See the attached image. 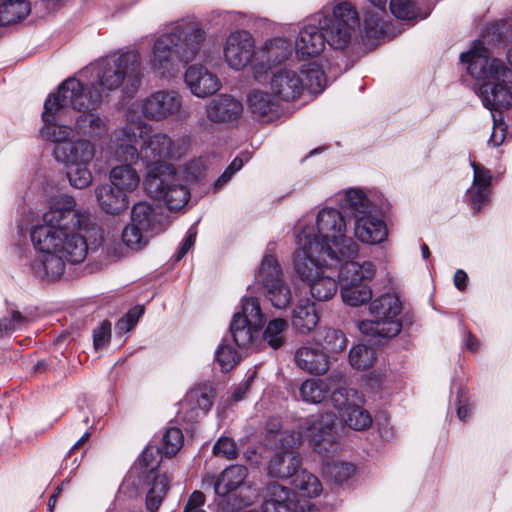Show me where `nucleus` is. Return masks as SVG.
I'll list each match as a JSON object with an SVG mask.
<instances>
[{
  "mask_svg": "<svg viewBox=\"0 0 512 512\" xmlns=\"http://www.w3.org/2000/svg\"><path fill=\"white\" fill-rule=\"evenodd\" d=\"M93 226L91 213L79 208L74 197L62 194L52 199L42 223L30 233L38 253L31 265L35 276L57 280L68 264L83 262L88 254L86 234Z\"/></svg>",
  "mask_w": 512,
  "mask_h": 512,
  "instance_id": "obj_1",
  "label": "nucleus"
},
{
  "mask_svg": "<svg viewBox=\"0 0 512 512\" xmlns=\"http://www.w3.org/2000/svg\"><path fill=\"white\" fill-rule=\"evenodd\" d=\"M359 26V15L350 2H340L332 8L308 18L295 39V53L301 59L319 56L326 43L335 49L345 48L352 32Z\"/></svg>",
  "mask_w": 512,
  "mask_h": 512,
  "instance_id": "obj_2",
  "label": "nucleus"
},
{
  "mask_svg": "<svg viewBox=\"0 0 512 512\" xmlns=\"http://www.w3.org/2000/svg\"><path fill=\"white\" fill-rule=\"evenodd\" d=\"M460 58L475 80V92L487 109L512 106V71L500 59L492 57L482 42H475Z\"/></svg>",
  "mask_w": 512,
  "mask_h": 512,
  "instance_id": "obj_3",
  "label": "nucleus"
},
{
  "mask_svg": "<svg viewBox=\"0 0 512 512\" xmlns=\"http://www.w3.org/2000/svg\"><path fill=\"white\" fill-rule=\"evenodd\" d=\"M334 427V415L325 413L312 415L304 419L297 432H284L277 436L278 448L268 463V474L271 477L287 479L294 477L301 464L296 448L307 439L311 446L322 453V445L331 443Z\"/></svg>",
  "mask_w": 512,
  "mask_h": 512,
  "instance_id": "obj_4",
  "label": "nucleus"
},
{
  "mask_svg": "<svg viewBox=\"0 0 512 512\" xmlns=\"http://www.w3.org/2000/svg\"><path fill=\"white\" fill-rule=\"evenodd\" d=\"M297 250H303L301 238L309 240L311 253L326 256L332 261L336 258L352 259L358 255L359 245L347 235V224L341 211L325 207L315 218L314 225L299 223Z\"/></svg>",
  "mask_w": 512,
  "mask_h": 512,
  "instance_id": "obj_5",
  "label": "nucleus"
},
{
  "mask_svg": "<svg viewBox=\"0 0 512 512\" xmlns=\"http://www.w3.org/2000/svg\"><path fill=\"white\" fill-rule=\"evenodd\" d=\"M204 31L195 23L178 24L154 43L151 68L162 77L172 75L177 62L188 63L199 54Z\"/></svg>",
  "mask_w": 512,
  "mask_h": 512,
  "instance_id": "obj_6",
  "label": "nucleus"
},
{
  "mask_svg": "<svg viewBox=\"0 0 512 512\" xmlns=\"http://www.w3.org/2000/svg\"><path fill=\"white\" fill-rule=\"evenodd\" d=\"M301 241L303 250H296L294 253V270L308 285L312 298L327 301L338 290L335 277L345 259L336 258L332 261L326 256L315 255L311 253L309 240L301 238Z\"/></svg>",
  "mask_w": 512,
  "mask_h": 512,
  "instance_id": "obj_7",
  "label": "nucleus"
},
{
  "mask_svg": "<svg viewBox=\"0 0 512 512\" xmlns=\"http://www.w3.org/2000/svg\"><path fill=\"white\" fill-rule=\"evenodd\" d=\"M86 98L83 84L79 80L76 78L65 80L59 86L57 94L49 95L44 103L42 137L59 143L58 145H62V142L68 140L72 135V128L66 125H57L54 121L57 117H61L68 107H72L74 110L91 107V104L85 105L84 99Z\"/></svg>",
  "mask_w": 512,
  "mask_h": 512,
  "instance_id": "obj_8",
  "label": "nucleus"
},
{
  "mask_svg": "<svg viewBox=\"0 0 512 512\" xmlns=\"http://www.w3.org/2000/svg\"><path fill=\"white\" fill-rule=\"evenodd\" d=\"M248 470L243 465H231L213 481L219 512H239L257 498V489L246 481Z\"/></svg>",
  "mask_w": 512,
  "mask_h": 512,
  "instance_id": "obj_9",
  "label": "nucleus"
},
{
  "mask_svg": "<svg viewBox=\"0 0 512 512\" xmlns=\"http://www.w3.org/2000/svg\"><path fill=\"white\" fill-rule=\"evenodd\" d=\"M141 140V161L146 168L145 178L175 169L168 161L181 159L189 149L187 137L172 139L164 132L152 134L151 131Z\"/></svg>",
  "mask_w": 512,
  "mask_h": 512,
  "instance_id": "obj_10",
  "label": "nucleus"
},
{
  "mask_svg": "<svg viewBox=\"0 0 512 512\" xmlns=\"http://www.w3.org/2000/svg\"><path fill=\"white\" fill-rule=\"evenodd\" d=\"M370 319L356 322L359 332L371 338H392L402 330V303L395 293H384L368 305Z\"/></svg>",
  "mask_w": 512,
  "mask_h": 512,
  "instance_id": "obj_11",
  "label": "nucleus"
},
{
  "mask_svg": "<svg viewBox=\"0 0 512 512\" xmlns=\"http://www.w3.org/2000/svg\"><path fill=\"white\" fill-rule=\"evenodd\" d=\"M97 83L89 92H99L103 97L106 91L122 86L134 87L140 80V55L129 51L118 56L106 57L97 64Z\"/></svg>",
  "mask_w": 512,
  "mask_h": 512,
  "instance_id": "obj_12",
  "label": "nucleus"
},
{
  "mask_svg": "<svg viewBox=\"0 0 512 512\" xmlns=\"http://www.w3.org/2000/svg\"><path fill=\"white\" fill-rule=\"evenodd\" d=\"M375 274L376 266L371 261L344 260L338 273L343 302L352 307L370 303L373 292L369 281Z\"/></svg>",
  "mask_w": 512,
  "mask_h": 512,
  "instance_id": "obj_13",
  "label": "nucleus"
},
{
  "mask_svg": "<svg viewBox=\"0 0 512 512\" xmlns=\"http://www.w3.org/2000/svg\"><path fill=\"white\" fill-rule=\"evenodd\" d=\"M256 282L262 287L266 298L277 309L287 308L292 301V292L284 278L278 260L268 251L263 256L255 274Z\"/></svg>",
  "mask_w": 512,
  "mask_h": 512,
  "instance_id": "obj_14",
  "label": "nucleus"
},
{
  "mask_svg": "<svg viewBox=\"0 0 512 512\" xmlns=\"http://www.w3.org/2000/svg\"><path fill=\"white\" fill-rule=\"evenodd\" d=\"M144 186L153 198L162 201L171 211L184 207L190 198L176 168L144 178Z\"/></svg>",
  "mask_w": 512,
  "mask_h": 512,
  "instance_id": "obj_15",
  "label": "nucleus"
},
{
  "mask_svg": "<svg viewBox=\"0 0 512 512\" xmlns=\"http://www.w3.org/2000/svg\"><path fill=\"white\" fill-rule=\"evenodd\" d=\"M152 126L135 115L128 114L126 123L116 131V144L113 148L114 159L120 164H133L141 160V148L136 144L148 136Z\"/></svg>",
  "mask_w": 512,
  "mask_h": 512,
  "instance_id": "obj_16",
  "label": "nucleus"
},
{
  "mask_svg": "<svg viewBox=\"0 0 512 512\" xmlns=\"http://www.w3.org/2000/svg\"><path fill=\"white\" fill-rule=\"evenodd\" d=\"M139 108L142 116L152 122H163L168 119H185L183 99L175 90H158L140 100Z\"/></svg>",
  "mask_w": 512,
  "mask_h": 512,
  "instance_id": "obj_17",
  "label": "nucleus"
},
{
  "mask_svg": "<svg viewBox=\"0 0 512 512\" xmlns=\"http://www.w3.org/2000/svg\"><path fill=\"white\" fill-rule=\"evenodd\" d=\"M263 498V512H319L312 503L300 504L295 501L293 492L277 482L266 485Z\"/></svg>",
  "mask_w": 512,
  "mask_h": 512,
  "instance_id": "obj_18",
  "label": "nucleus"
},
{
  "mask_svg": "<svg viewBox=\"0 0 512 512\" xmlns=\"http://www.w3.org/2000/svg\"><path fill=\"white\" fill-rule=\"evenodd\" d=\"M260 62L253 66V76L259 83H265L268 79V72L273 70L267 68L266 64L278 65L292 55L291 43L284 38L267 40L259 52Z\"/></svg>",
  "mask_w": 512,
  "mask_h": 512,
  "instance_id": "obj_19",
  "label": "nucleus"
},
{
  "mask_svg": "<svg viewBox=\"0 0 512 512\" xmlns=\"http://www.w3.org/2000/svg\"><path fill=\"white\" fill-rule=\"evenodd\" d=\"M269 87L280 101H291L304 91V78L298 71L284 67L268 72Z\"/></svg>",
  "mask_w": 512,
  "mask_h": 512,
  "instance_id": "obj_20",
  "label": "nucleus"
},
{
  "mask_svg": "<svg viewBox=\"0 0 512 512\" xmlns=\"http://www.w3.org/2000/svg\"><path fill=\"white\" fill-rule=\"evenodd\" d=\"M255 55L252 35L247 31L231 33L224 47V56L228 65L236 70L247 66Z\"/></svg>",
  "mask_w": 512,
  "mask_h": 512,
  "instance_id": "obj_21",
  "label": "nucleus"
},
{
  "mask_svg": "<svg viewBox=\"0 0 512 512\" xmlns=\"http://www.w3.org/2000/svg\"><path fill=\"white\" fill-rule=\"evenodd\" d=\"M352 222L354 237L363 244L378 245L388 238L387 225L377 211Z\"/></svg>",
  "mask_w": 512,
  "mask_h": 512,
  "instance_id": "obj_22",
  "label": "nucleus"
},
{
  "mask_svg": "<svg viewBox=\"0 0 512 512\" xmlns=\"http://www.w3.org/2000/svg\"><path fill=\"white\" fill-rule=\"evenodd\" d=\"M213 404V390L208 384H202L191 388L180 404L181 412L188 422L205 415Z\"/></svg>",
  "mask_w": 512,
  "mask_h": 512,
  "instance_id": "obj_23",
  "label": "nucleus"
},
{
  "mask_svg": "<svg viewBox=\"0 0 512 512\" xmlns=\"http://www.w3.org/2000/svg\"><path fill=\"white\" fill-rule=\"evenodd\" d=\"M57 160L65 164L89 165L95 157L96 146L87 139L57 145L53 151Z\"/></svg>",
  "mask_w": 512,
  "mask_h": 512,
  "instance_id": "obj_24",
  "label": "nucleus"
},
{
  "mask_svg": "<svg viewBox=\"0 0 512 512\" xmlns=\"http://www.w3.org/2000/svg\"><path fill=\"white\" fill-rule=\"evenodd\" d=\"M84 94L87 96V98L84 99L85 105L88 106L91 104V107H84L80 110L82 114L76 121V129L92 137H101L106 131V123L104 119L92 112V110L96 109L102 102L103 96L99 92H96L95 95L92 92H84Z\"/></svg>",
  "mask_w": 512,
  "mask_h": 512,
  "instance_id": "obj_25",
  "label": "nucleus"
},
{
  "mask_svg": "<svg viewBox=\"0 0 512 512\" xmlns=\"http://www.w3.org/2000/svg\"><path fill=\"white\" fill-rule=\"evenodd\" d=\"M185 83L193 95L201 98L215 94L221 87L217 75L201 65H192L186 70Z\"/></svg>",
  "mask_w": 512,
  "mask_h": 512,
  "instance_id": "obj_26",
  "label": "nucleus"
},
{
  "mask_svg": "<svg viewBox=\"0 0 512 512\" xmlns=\"http://www.w3.org/2000/svg\"><path fill=\"white\" fill-rule=\"evenodd\" d=\"M243 112V104L235 97L221 94L211 99L205 106L207 119L214 123L231 122Z\"/></svg>",
  "mask_w": 512,
  "mask_h": 512,
  "instance_id": "obj_27",
  "label": "nucleus"
},
{
  "mask_svg": "<svg viewBox=\"0 0 512 512\" xmlns=\"http://www.w3.org/2000/svg\"><path fill=\"white\" fill-rule=\"evenodd\" d=\"M296 366L312 375H323L329 370V355L319 347L304 345L295 351Z\"/></svg>",
  "mask_w": 512,
  "mask_h": 512,
  "instance_id": "obj_28",
  "label": "nucleus"
},
{
  "mask_svg": "<svg viewBox=\"0 0 512 512\" xmlns=\"http://www.w3.org/2000/svg\"><path fill=\"white\" fill-rule=\"evenodd\" d=\"M95 197L100 209L111 215L122 213L130 204L129 196L110 182L98 185L95 188Z\"/></svg>",
  "mask_w": 512,
  "mask_h": 512,
  "instance_id": "obj_29",
  "label": "nucleus"
},
{
  "mask_svg": "<svg viewBox=\"0 0 512 512\" xmlns=\"http://www.w3.org/2000/svg\"><path fill=\"white\" fill-rule=\"evenodd\" d=\"M280 99L274 92L262 88L251 89L247 95L248 109L255 118H271L278 110Z\"/></svg>",
  "mask_w": 512,
  "mask_h": 512,
  "instance_id": "obj_30",
  "label": "nucleus"
},
{
  "mask_svg": "<svg viewBox=\"0 0 512 512\" xmlns=\"http://www.w3.org/2000/svg\"><path fill=\"white\" fill-rule=\"evenodd\" d=\"M340 208L346 212L352 221L361 216L376 212V207L367 195L360 189L346 190L339 198Z\"/></svg>",
  "mask_w": 512,
  "mask_h": 512,
  "instance_id": "obj_31",
  "label": "nucleus"
},
{
  "mask_svg": "<svg viewBox=\"0 0 512 512\" xmlns=\"http://www.w3.org/2000/svg\"><path fill=\"white\" fill-rule=\"evenodd\" d=\"M471 166L474 178L472 186L467 191V197L475 209H480L488 199L492 175L488 169L475 161L471 162Z\"/></svg>",
  "mask_w": 512,
  "mask_h": 512,
  "instance_id": "obj_32",
  "label": "nucleus"
},
{
  "mask_svg": "<svg viewBox=\"0 0 512 512\" xmlns=\"http://www.w3.org/2000/svg\"><path fill=\"white\" fill-rule=\"evenodd\" d=\"M109 182L129 196L139 189L141 176L134 166L118 164L110 170Z\"/></svg>",
  "mask_w": 512,
  "mask_h": 512,
  "instance_id": "obj_33",
  "label": "nucleus"
},
{
  "mask_svg": "<svg viewBox=\"0 0 512 512\" xmlns=\"http://www.w3.org/2000/svg\"><path fill=\"white\" fill-rule=\"evenodd\" d=\"M335 376L328 378H309L303 381L299 387V397L302 401L309 404H319L327 399L331 392V384L335 381Z\"/></svg>",
  "mask_w": 512,
  "mask_h": 512,
  "instance_id": "obj_34",
  "label": "nucleus"
},
{
  "mask_svg": "<svg viewBox=\"0 0 512 512\" xmlns=\"http://www.w3.org/2000/svg\"><path fill=\"white\" fill-rule=\"evenodd\" d=\"M319 321L315 305L308 299L300 300L292 312V326L301 334L312 331Z\"/></svg>",
  "mask_w": 512,
  "mask_h": 512,
  "instance_id": "obj_35",
  "label": "nucleus"
},
{
  "mask_svg": "<svg viewBox=\"0 0 512 512\" xmlns=\"http://www.w3.org/2000/svg\"><path fill=\"white\" fill-rule=\"evenodd\" d=\"M31 11L27 0H0V25L16 23Z\"/></svg>",
  "mask_w": 512,
  "mask_h": 512,
  "instance_id": "obj_36",
  "label": "nucleus"
},
{
  "mask_svg": "<svg viewBox=\"0 0 512 512\" xmlns=\"http://www.w3.org/2000/svg\"><path fill=\"white\" fill-rule=\"evenodd\" d=\"M262 325H251L246 322L240 315H234L230 324V332L234 342L240 348H248L254 340L255 335L259 332Z\"/></svg>",
  "mask_w": 512,
  "mask_h": 512,
  "instance_id": "obj_37",
  "label": "nucleus"
},
{
  "mask_svg": "<svg viewBox=\"0 0 512 512\" xmlns=\"http://www.w3.org/2000/svg\"><path fill=\"white\" fill-rule=\"evenodd\" d=\"M372 8L367 9L364 15V23L367 31L372 35L384 33L386 24L384 16L386 15V0H368Z\"/></svg>",
  "mask_w": 512,
  "mask_h": 512,
  "instance_id": "obj_38",
  "label": "nucleus"
},
{
  "mask_svg": "<svg viewBox=\"0 0 512 512\" xmlns=\"http://www.w3.org/2000/svg\"><path fill=\"white\" fill-rule=\"evenodd\" d=\"M292 485L303 497H317L322 492V484L319 479L307 470L298 471L293 477Z\"/></svg>",
  "mask_w": 512,
  "mask_h": 512,
  "instance_id": "obj_39",
  "label": "nucleus"
},
{
  "mask_svg": "<svg viewBox=\"0 0 512 512\" xmlns=\"http://www.w3.org/2000/svg\"><path fill=\"white\" fill-rule=\"evenodd\" d=\"M316 344L321 347L327 355L336 354L343 351L346 347V338L338 330L325 328L318 332Z\"/></svg>",
  "mask_w": 512,
  "mask_h": 512,
  "instance_id": "obj_40",
  "label": "nucleus"
},
{
  "mask_svg": "<svg viewBox=\"0 0 512 512\" xmlns=\"http://www.w3.org/2000/svg\"><path fill=\"white\" fill-rule=\"evenodd\" d=\"M345 425L355 431H363L372 425V416L363 408L362 403H356L346 412L341 414Z\"/></svg>",
  "mask_w": 512,
  "mask_h": 512,
  "instance_id": "obj_41",
  "label": "nucleus"
},
{
  "mask_svg": "<svg viewBox=\"0 0 512 512\" xmlns=\"http://www.w3.org/2000/svg\"><path fill=\"white\" fill-rule=\"evenodd\" d=\"M287 329L288 322L285 319H272L263 332V339L271 348L278 349L285 343Z\"/></svg>",
  "mask_w": 512,
  "mask_h": 512,
  "instance_id": "obj_42",
  "label": "nucleus"
},
{
  "mask_svg": "<svg viewBox=\"0 0 512 512\" xmlns=\"http://www.w3.org/2000/svg\"><path fill=\"white\" fill-rule=\"evenodd\" d=\"M169 487V479L164 474H156L153 478L152 485L146 496V507L149 511H156L168 490Z\"/></svg>",
  "mask_w": 512,
  "mask_h": 512,
  "instance_id": "obj_43",
  "label": "nucleus"
},
{
  "mask_svg": "<svg viewBox=\"0 0 512 512\" xmlns=\"http://www.w3.org/2000/svg\"><path fill=\"white\" fill-rule=\"evenodd\" d=\"M376 351L366 344H357L352 347L349 353L350 365L357 370H366L374 365Z\"/></svg>",
  "mask_w": 512,
  "mask_h": 512,
  "instance_id": "obj_44",
  "label": "nucleus"
},
{
  "mask_svg": "<svg viewBox=\"0 0 512 512\" xmlns=\"http://www.w3.org/2000/svg\"><path fill=\"white\" fill-rule=\"evenodd\" d=\"M156 213L152 205L138 202L132 207L131 222L143 230L151 232L155 226Z\"/></svg>",
  "mask_w": 512,
  "mask_h": 512,
  "instance_id": "obj_45",
  "label": "nucleus"
},
{
  "mask_svg": "<svg viewBox=\"0 0 512 512\" xmlns=\"http://www.w3.org/2000/svg\"><path fill=\"white\" fill-rule=\"evenodd\" d=\"M331 402L341 415L354 406V404L363 403V398L358 391L341 387L331 393Z\"/></svg>",
  "mask_w": 512,
  "mask_h": 512,
  "instance_id": "obj_46",
  "label": "nucleus"
},
{
  "mask_svg": "<svg viewBox=\"0 0 512 512\" xmlns=\"http://www.w3.org/2000/svg\"><path fill=\"white\" fill-rule=\"evenodd\" d=\"M150 238V232L135 226L133 222L127 225L122 232L123 243L131 250L139 251L144 248Z\"/></svg>",
  "mask_w": 512,
  "mask_h": 512,
  "instance_id": "obj_47",
  "label": "nucleus"
},
{
  "mask_svg": "<svg viewBox=\"0 0 512 512\" xmlns=\"http://www.w3.org/2000/svg\"><path fill=\"white\" fill-rule=\"evenodd\" d=\"M67 168V177L72 187L76 189H85L93 181V174L88 165L65 164Z\"/></svg>",
  "mask_w": 512,
  "mask_h": 512,
  "instance_id": "obj_48",
  "label": "nucleus"
},
{
  "mask_svg": "<svg viewBox=\"0 0 512 512\" xmlns=\"http://www.w3.org/2000/svg\"><path fill=\"white\" fill-rule=\"evenodd\" d=\"M299 74L305 75L304 89L307 88L312 93H319L324 89L326 78L317 64L309 63Z\"/></svg>",
  "mask_w": 512,
  "mask_h": 512,
  "instance_id": "obj_49",
  "label": "nucleus"
},
{
  "mask_svg": "<svg viewBox=\"0 0 512 512\" xmlns=\"http://www.w3.org/2000/svg\"><path fill=\"white\" fill-rule=\"evenodd\" d=\"M390 11L398 19L412 20L416 18L424 19L427 14L422 15L416 6L415 0H391Z\"/></svg>",
  "mask_w": 512,
  "mask_h": 512,
  "instance_id": "obj_50",
  "label": "nucleus"
},
{
  "mask_svg": "<svg viewBox=\"0 0 512 512\" xmlns=\"http://www.w3.org/2000/svg\"><path fill=\"white\" fill-rule=\"evenodd\" d=\"M234 315H240L251 323V325H262L263 314L261 311L260 303L257 298L249 297L242 299L241 311L236 312Z\"/></svg>",
  "mask_w": 512,
  "mask_h": 512,
  "instance_id": "obj_51",
  "label": "nucleus"
},
{
  "mask_svg": "<svg viewBox=\"0 0 512 512\" xmlns=\"http://www.w3.org/2000/svg\"><path fill=\"white\" fill-rule=\"evenodd\" d=\"M216 360L221 370L228 372L239 362L240 356L232 346L221 344L216 351Z\"/></svg>",
  "mask_w": 512,
  "mask_h": 512,
  "instance_id": "obj_52",
  "label": "nucleus"
},
{
  "mask_svg": "<svg viewBox=\"0 0 512 512\" xmlns=\"http://www.w3.org/2000/svg\"><path fill=\"white\" fill-rule=\"evenodd\" d=\"M182 431L176 427L167 429L163 436V448L167 456H174L183 446Z\"/></svg>",
  "mask_w": 512,
  "mask_h": 512,
  "instance_id": "obj_53",
  "label": "nucleus"
},
{
  "mask_svg": "<svg viewBox=\"0 0 512 512\" xmlns=\"http://www.w3.org/2000/svg\"><path fill=\"white\" fill-rule=\"evenodd\" d=\"M355 472V467L346 462H332L325 467V473L336 482H343L351 477Z\"/></svg>",
  "mask_w": 512,
  "mask_h": 512,
  "instance_id": "obj_54",
  "label": "nucleus"
},
{
  "mask_svg": "<svg viewBox=\"0 0 512 512\" xmlns=\"http://www.w3.org/2000/svg\"><path fill=\"white\" fill-rule=\"evenodd\" d=\"M213 454L232 460L237 457L238 452L236 444L231 438L221 437L213 447Z\"/></svg>",
  "mask_w": 512,
  "mask_h": 512,
  "instance_id": "obj_55",
  "label": "nucleus"
},
{
  "mask_svg": "<svg viewBox=\"0 0 512 512\" xmlns=\"http://www.w3.org/2000/svg\"><path fill=\"white\" fill-rule=\"evenodd\" d=\"M111 338V323L108 320H104L100 325L93 331V345L96 350L104 347L109 343Z\"/></svg>",
  "mask_w": 512,
  "mask_h": 512,
  "instance_id": "obj_56",
  "label": "nucleus"
},
{
  "mask_svg": "<svg viewBox=\"0 0 512 512\" xmlns=\"http://www.w3.org/2000/svg\"><path fill=\"white\" fill-rule=\"evenodd\" d=\"M143 308L131 309L118 323L117 329L121 332H128L134 328L140 316L143 314Z\"/></svg>",
  "mask_w": 512,
  "mask_h": 512,
  "instance_id": "obj_57",
  "label": "nucleus"
},
{
  "mask_svg": "<svg viewBox=\"0 0 512 512\" xmlns=\"http://www.w3.org/2000/svg\"><path fill=\"white\" fill-rule=\"evenodd\" d=\"M161 461V454L158 448L148 447L142 453V465L149 471L153 472Z\"/></svg>",
  "mask_w": 512,
  "mask_h": 512,
  "instance_id": "obj_58",
  "label": "nucleus"
},
{
  "mask_svg": "<svg viewBox=\"0 0 512 512\" xmlns=\"http://www.w3.org/2000/svg\"><path fill=\"white\" fill-rule=\"evenodd\" d=\"M25 323V318L20 312L14 311L11 318H3L0 320V335L12 332L21 327Z\"/></svg>",
  "mask_w": 512,
  "mask_h": 512,
  "instance_id": "obj_59",
  "label": "nucleus"
},
{
  "mask_svg": "<svg viewBox=\"0 0 512 512\" xmlns=\"http://www.w3.org/2000/svg\"><path fill=\"white\" fill-rule=\"evenodd\" d=\"M197 231L195 228H190L187 232L185 239L182 242L180 249L175 254V260L180 261L188 251L194 246Z\"/></svg>",
  "mask_w": 512,
  "mask_h": 512,
  "instance_id": "obj_60",
  "label": "nucleus"
},
{
  "mask_svg": "<svg viewBox=\"0 0 512 512\" xmlns=\"http://www.w3.org/2000/svg\"><path fill=\"white\" fill-rule=\"evenodd\" d=\"M494 126L492 130L491 137L489 139V144L493 147H498L501 145L505 140V127L503 123H498L495 115L492 113Z\"/></svg>",
  "mask_w": 512,
  "mask_h": 512,
  "instance_id": "obj_61",
  "label": "nucleus"
},
{
  "mask_svg": "<svg viewBox=\"0 0 512 512\" xmlns=\"http://www.w3.org/2000/svg\"><path fill=\"white\" fill-rule=\"evenodd\" d=\"M204 501V494L200 491H194L187 502L184 512L202 510L200 507L204 504Z\"/></svg>",
  "mask_w": 512,
  "mask_h": 512,
  "instance_id": "obj_62",
  "label": "nucleus"
},
{
  "mask_svg": "<svg viewBox=\"0 0 512 512\" xmlns=\"http://www.w3.org/2000/svg\"><path fill=\"white\" fill-rule=\"evenodd\" d=\"M467 280H468V276L465 271L459 269L455 272L453 281H454V285L456 286V288L458 290L463 291L466 289Z\"/></svg>",
  "mask_w": 512,
  "mask_h": 512,
  "instance_id": "obj_63",
  "label": "nucleus"
},
{
  "mask_svg": "<svg viewBox=\"0 0 512 512\" xmlns=\"http://www.w3.org/2000/svg\"><path fill=\"white\" fill-rule=\"evenodd\" d=\"M202 169L203 165L200 160H193L186 166L187 173L194 178H197L201 175Z\"/></svg>",
  "mask_w": 512,
  "mask_h": 512,
  "instance_id": "obj_64",
  "label": "nucleus"
}]
</instances>
